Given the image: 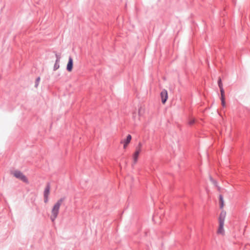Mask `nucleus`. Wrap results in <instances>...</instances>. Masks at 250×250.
I'll return each instance as SVG.
<instances>
[{"label":"nucleus","mask_w":250,"mask_h":250,"mask_svg":"<svg viewBox=\"0 0 250 250\" xmlns=\"http://www.w3.org/2000/svg\"><path fill=\"white\" fill-rule=\"evenodd\" d=\"M40 81V77H39L36 80L35 87H38Z\"/></svg>","instance_id":"dca6fc26"},{"label":"nucleus","mask_w":250,"mask_h":250,"mask_svg":"<svg viewBox=\"0 0 250 250\" xmlns=\"http://www.w3.org/2000/svg\"><path fill=\"white\" fill-rule=\"evenodd\" d=\"M142 143L141 142H139L138 146L136 147V151H138V152L140 153L142 150Z\"/></svg>","instance_id":"f8f14e48"},{"label":"nucleus","mask_w":250,"mask_h":250,"mask_svg":"<svg viewBox=\"0 0 250 250\" xmlns=\"http://www.w3.org/2000/svg\"><path fill=\"white\" fill-rule=\"evenodd\" d=\"M122 144H124V148H125L126 147V146H127V145L128 144H126V143H122Z\"/></svg>","instance_id":"6ab92c4d"},{"label":"nucleus","mask_w":250,"mask_h":250,"mask_svg":"<svg viewBox=\"0 0 250 250\" xmlns=\"http://www.w3.org/2000/svg\"><path fill=\"white\" fill-rule=\"evenodd\" d=\"M59 62H60L55 61V63L54 64V67H53L54 71H56L59 68V67H60Z\"/></svg>","instance_id":"ddd939ff"},{"label":"nucleus","mask_w":250,"mask_h":250,"mask_svg":"<svg viewBox=\"0 0 250 250\" xmlns=\"http://www.w3.org/2000/svg\"><path fill=\"white\" fill-rule=\"evenodd\" d=\"M50 184L49 183H48L46 184L45 188L44 189L43 192V196H49L50 193Z\"/></svg>","instance_id":"0eeeda50"},{"label":"nucleus","mask_w":250,"mask_h":250,"mask_svg":"<svg viewBox=\"0 0 250 250\" xmlns=\"http://www.w3.org/2000/svg\"><path fill=\"white\" fill-rule=\"evenodd\" d=\"M161 97L162 102L163 104H165L167 100L168 94L167 91L166 89H163L161 92Z\"/></svg>","instance_id":"20e7f679"},{"label":"nucleus","mask_w":250,"mask_h":250,"mask_svg":"<svg viewBox=\"0 0 250 250\" xmlns=\"http://www.w3.org/2000/svg\"><path fill=\"white\" fill-rule=\"evenodd\" d=\"M64 200V197L61 198L58 200L56 203L54 205L51 210L52 214L50 216V219L51 220L52 222H54L55 219L57 218L59 212L60 207L62 205V203Z\"/></svg>","instance_id":"f257e3e1"},{"label":"nucleus","mask_w":250,"mask_h":250,"mask_svg":"<svg viewBox=\"0 0 250 250\" xmlns=\"http://www.w3.org/2000/svg\"><path fill=\"white\" fill-rule=\"evenodd\" d=\"M224 224L223 223H219V228L217 230L218 233L222 234H224Z\"/></svg>","instance_id":"6e6552de"},{"label":"nucleus","mask_w":250,"mask_h":250,"mask_svg":"<svg viewBox=\"0 0 250 250\" xmlns=\"http://www.w3.org/2000/svg\"><path fill=\"white\" fill-rule=\"evenodd\" d=\"M219 202H220V208H222L224 207V200L223 195L220 194L219 197Z\"/></svg>","instance_id":"9b49d317"},{"label":"nucleus","mask_w":250,"mask_h":250,"mask_svg":"<svg viewBox=\"0 0 250 250\" xmlns=\"http://www.w3.org/2000/svg\"><path fill=\"white\" fill-rule=\"evenodd\" d=\"M226 216V212L225 210H222L219 217V223L224 224Z\"/></svg>","instance_id":"423d86ee"},{"label":"nucleus","mask_w":250,"mask_h":250,"mask_svg":"<svg viewBox=\"0 0 250 250\" xmlns=\"http://www.w3.org/2000/svg\"><path fill=\"white\" fill-rule=\"evenodd\" d=\"M55 53V56H56V61L57 62H60V59H61V56L60 54H58V53H57L56 52H54Z\"/></svg>","instance_id":"2eb2a0df"},{"label":"nucleus","mask_w":250,"mask_h":250,"mask_svg":"<svg viewBox=\"0 0 250 250\" xmlns=\"http://www.w3.org/2000/svg\"><path fill=\"white\" fill-rule=\"evenodd\" d=\"M14 176L22 181L28 183V180L27 177L20 171L15 170L13 172Z\"/></svg>","instance_id":"7ed1b4c3"},{"label":"nucleus","mask_w":250,"mask_h":250,"mask_svg":"<svg viewBox=\"0 0 250 250\" xmlns=\"http://www.w3.org/2000/svg\"><path fill=\"white\" fill-rule=\"evenodd\" d=\"M131 138V136L130 134H128L127 136L126 139L121 141V143H125L126 144H128L130 142Z\"/></svg>","instance_id":"1a4fd4ad"},{"label":"nucleus","mask_w":250,"mask_h":250,"mask_svg":"<svg viewBox=\"0 0 250 250\" xmlns=\"http://www.w3.org/2000/svg\"><path fill=\"white\" fill-rule=\"evenodd\" d=\"M209 179H210V180L212 182V183L215 186H217V182L216 181H215V180H214L212 177L210 176L209 177Z\"/></svg>","instance_id":"f3484780"},{"label":"nucleus","mask_w":250,"mask_h":250,"mask_svg":"<svg viewBox=\"0 0 250 250\" xmlns=\"http://www.w3.org/2000/svg\"><path fill=\"white\" fill-rule=\"evenodd\" d=\"M44 197V202L45 203H47L48 201V196H43Z\"/></svg>","instance_id":"a211bd4d"},{"label":"nucleus","mask_w":250,"mask_h":250,"mask_svg":"<svg viewBox=\"0 0 250 250\" xmlns=\"http://www.w3.org/2000/svg\"><path fill=\"white\" fill-rule=\"evenodd\" d=\"M73 66V59L72 57L70 56L69 57L68 62L66 66V70L68 72H71L72 70Z\"/></svg>","instance_id":"39448f33"},{"label":"nucleus","mask_w":250,"mask_h":250,"mask_svg":"<svg viewBox=\"0 0 250 250\" xmlns=\"http://www.w3.org/2000/svg\"><path fill=\"white\" fill-rule=\"evenodd\" d=\"M218 86L220 88V92H221V104L223 107H225L226 106L225 99V91L223 89V83H222L221 79L220 78H219L218 79Z\"/></svg>","instance_id":"f03ea898"},{"label":"nucleus","mask_w":250,"mask_h":250,"mask_svg":"<svg viewBox=\"0 0 250 250\" xmlns=\"http://www.w3.org/2000/svg\"><path fill=\"white\" fill-rule=\"evenodd\" d=\"M195 123V120L194 119H189L188 122V124L190 125H193Z\"/></svg>","instance_id":"4468645a"},{"label":"nucleus","mask_w":250,"mask_h":250,"mask_svg":"<svg viewBox=\"0 0 250 250\" xmlns=\"http://www.w3.org/2000/svg\"><path fill=\"white\" fill-rule=\"evenodd\" d=\"M139 154H140V153L138 152V151H135V152L133 155V160H134V164H136V162H137Z\"/></svg>","instance_id":"9d476101"}]
</instances>
